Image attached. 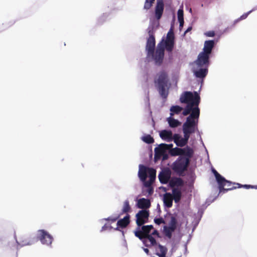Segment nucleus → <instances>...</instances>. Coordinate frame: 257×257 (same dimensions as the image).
I'll return each instance as SVG.
<instances>
[{"label": "nucleus", "mask_w": 257, "mask_h": 257, "mask_svg": "<svg viewBox=\"0 0 257 257\" xmlns=\"http://www.w3.org/2000/svg\"><path fill=\"white\" fill-rule=\"evenodd\" d=\"M205 35L208 37H213L215 35V32L213 31H210L206 32Z\"/></svg>", "instance_id": "46"}, {"label": "nucleus", "mask_w": 257, "mask_h": 257, "mask_svg": "<svg viewBox=\"0 0 257 257\" xmlns=\"http://www.w3.org/2000/svg\"><path fill=\"white\" fill-rule=\"evenodd\" d=\"M170 176L167 172H162L159 175V179L160 182L162 184H166L169 180Z\"/></svg>", "instance_id": "26"}, {"label": "nucleus", "mask_w": 257, "mask_h": 257, "mask_svg": "<svg viewBox=\"0 0 257 257\" xmlns=\"http://www.w3.org/2000/svg\"><path fill=\"white\" fill-rule=\"evenodd\" d=\"M179 23H180V28L181 29L182 27H183V24H184V20H178Z\"/></svg>", "instance_id": "50"}, {"label": "nucleus", "mask_w": 257, "mask_h": 257, "mask_svg": "<svg viewBox=\"0 0 257 257\" xmlns=\"http://www.w3.org/2000/svg\"><path fill=\"white\" fill-rule=\"evenodd\" d=\"M182 109L183 108L180 106H172L170 108V111H171V112L170 113V115L173 116L174 113L179 114Z\"/></svg>", "instance_id": "32"}, {"label": "nucleus", "mask_w": 257, "mask_h": 257, "mask_svg": "<svg viewBox=\"0 0 257 257\" xmlns=\"http://www.w3.org/2000/svg\"><path fill=\"white\" fill-rule=\"evenodd\" d=\"M160 43H162L164 45V49L166 48L168 52H171L172 51L174 46V41L167 40L164 41V40H162Z\"/></svg>", "instance_id": "27"}, {"label": "nucleus", "mask_w": 257, "mask_h": 257, "mask_svg": "<svg viewBox=\"0 0 257 257\" xmlns=\"http://www.w3.org/2000/svg\"><path fill=\"white\" fill-rule=\"evenodd\" d=\"M15 23V21H10L6 24H3V25H4L5 29L12 26Z\"/></svg>", "instance_id": "42"}, {"label": "nucleus", "mask_w": 257, "mask_h": 257, "mask_svg": "<svg viewBox=\"0 0 257 257\" xmlns=\"http://www.w3.org/2000/svg\"><path fill=\"white\" fill-rule=\"evenodd\" d=\"M142 140L145 143L151 144L154 142V138L150 135H147L142 137Z\"/></svg>", "instance_id": "34"}, {"label": "nucleus", "mask_w": 257, "mask_h": 257, "mask_svg": "<svg viewBox=\"0 0 257 257\" xmlns=\"http://www.w3.org/2000/svg\"><path fill=\"white\" fill-rule=\"evenodd\" d=\"M168 122L170 127L174 128L181 124V122L177 119H175L171 117L167 118Z\"/></svg>", "instance_id": "30"}, {"label": "nucleus", "mask_w": 257, "mask_h": 257, "mask_svg": "<svg viewBox=\"0 0 257 257\" xmlns=\"http://www.w3.org/2000/svg\"><path fill=\"white\" fill-rule=\"evenodd\" d=\"M162 160L163 161L166 160L168 158V155L167 154L166 152H164V154H163V155H162Z\"/></svg>", "instance_id": "48"}, {"label": "nucleus", "mask_w": 257, "mask_h": 257, "mask_svg": "<svg viewBox=\"0 0 257 257\" xmlns=\"http://www.w3.org/2000/svg\"><path fill=\"white\" fill-rule=\"evenodd\" d=\"M153 228L152 225H144L142 227V230H140V227H137L136 230L134 231L135 235L140 240H142L146 236L150 235L151 230Z\"/></svg>", "instance_id": "12"}, {"label": "nucleus", "mask_w": 257, "mask_h": 257, "mask_svg": "<svg viewBox=\"0 0 257 257\" xmlns=\"http://www.w3.org/2000/svg\"><path fill=\"white\" fill-rule=\"evenodd\" d=\"M17 242L22 246L30 245L37 241L34 236L28 235H22L16 238Z\"/></svg>", "instance_id": "14"}, {"label": "nucleus", "mask_w": 257, "mask_h": 257, "mask_svg": "<svg viewBox=\"0 0 257 257\" xmlns=\"http://www.w3.org/2000/svg\"><path fill=\"white\" fill-rule=\"evenodd\" d=\"M164 4L163 0H157L155 9V15L157 20H160L163 14Z\"/></svg>", "instance_id": "15"}, {"label": "nucleus", "mask_w": 257, "mask_h": 257, "mask_svg": "<svg viewBox=\"0 0 257 257\" xmlns=\"http://www.w3.org/2000/svg\"><path fill=\"white\" fill-rule=\"evenodd\" d=\"M173 197L170 193H166L164 195L163 202L164 205L168 207L171 208L173 205Z\"/></svg>", "instance_id": "20"}, {"label": "nucleus", "mask_w": 257, "mask_h": 257, "mask_svg": "<svg viewBox=\"0 0 257 257\" xmlns=\"http://www.w3.org/2000/svg\"><path fill=\"white\" fill-rule=\"evenodd\" d=\"M154 222L158 225H160L162 223H165V221L162 218H155Z\"/></svg>", "instance_id": "43"}, {"label": "nucleus", "mask_w": 257, "mask_h": 257, "mask_svg": "<svg viewBox=\"0 0 257 257\" xmlns=\"http://www.w3.org/2000/svg\"><path fill=\"white\" fill-rule=\"evenodd\" d=\"M198 97L199 103L200 101V97L198 93L196 91H194V93L190 91H185L183 93L180 98V101L182 103L190 104L193 103L196 101V97Z\"/></svg>", "instance_id": "6"}, {"label": "nucleus", "mask_w": 257, "mask_h": 257, "mask_svg": "<svg viewBox=\"0 0 257 257\" xmlns=\"http://www.w3.org/2000/svg\"><path fill=\"white\" fill-rule=\"evenodd\" d=\"M148 169L144 165H140L139 171V177L141 181H145L147 177V174H148Z\"/></svg>", "instance_id": "21"}, {"label": "nucleus", "mask_w": 257, "mask_h": 257, "mask_svg": "<svg viewBox=\"0 0 257 257\" xmlns=\"http://www.w3.org/2000/svg\"><path fill=\"white\" fill-rule=\"evenodd\" d=\"M170 153L172 156H187L192 157L193 154V151L190 148L187 147L186 148H175L171 149Z\"/></svg>", "instance_id": "9"}, {"label": "nucleus", "mask_w": 257, "mask_h": 257, "mask_svg": "<svg viewBox=\"0 0 257 257\" xmlns=\"http://www.w3.org/2000/svg\"><path fill=\"white\" fill-rule=\"evenodd\" d=\"M166 152L165 150L164 147L163 146L162 144H160L159 147H156L155 149V156H154V159L155 161L156 162L159 160L161 159L162 158V155L164 154V152Z\"/></svg>", "instance_id": "17"}, {"label": "nucleus", "mask_w": 257, "mask_h": 257, "mask_svg": "<svg viewBox=\"0 0 257 257\" xmlns=\"http://www.w3.org/2000/svg\"><path fill=\"white\" fill-rule=\"evenodd\" d=\"M195 99L196 101L193 103L187 104L182 112V114L186 116L191 113L190 115L187 117L186 120L189 119L190 121H193L194 122L198 123L200 115V109L198 107V97L197 96L196 97Z\"/></svg>", "instance_id": "2"}, {"label": "nucleus", "mask_w": 257, "mask_h": 257, "mask_svg": "<svg viewBox=\"0 0 257 257\" xmlns=\"http://www.w3.org/2000/svg\"><path fill=\"white\" fill-rule=\"evenodd\" d=\"M168 82V75L165 71H161L158 74V78L154 80L161 97L166 99L168 95V91L166 90Z\"/></svg>", "instance_id": "3"}, {"label": "nucleus", "mask_w": 257, "mask_h": 257, "mask_svg": "<svg viewBox=\"0 0 257 257\" xmlns=\"http://www.w3.org/2000/svg\"><path fill=\"white\" fill-rule=\"evenodd\" d=\"M246 17H247V15H243L240 17V19H242V20L246 18Z\"/></svg>", "instance_id": "54"}, {"label": "nucleus", "mask_w": 257, "mask_h": 257, "mask_svg": "<svg viewBox=\"0 0 257 257\" xmlns=\"http://www.w3.org/2000/svg\"><path fill=\"white\" fill-rule=\"evenodd\" d=\"M143 182L144 183L145 186L146 187H150L151 186L152 184H153V183L154 182L149 180L148 181H147L146 180L145 181H143Z\"/></svg>", "instance_id": "44"}, {"label": "nucleus", "mask_w": 257, "mask_h": 257, "mask_svg": "<svg viewBox=\"0 0 257 257\" xmlns=\"http://www.w3.org/2000/svg\"><path fill=\"white\" fill-rule=\"evenodd\" d=\"M198 123L194 122L193 121H190L189 119L183 123L182 126L183 132L184 134V138L183 139L188 143L190 135L195 132L198 129Z\"/></svg>", "instance_id": "5"}, {"label": "nucleus", "mask_w": 257, "mask_h": 257, "mask_svg": "<svg viewBox=\"0 0 257 257\" xmlns=\"http://www.w3.org/2000/svg\"><path fill=\"white\" fill-rule=\"evenodd\" d=\"M215 46L214 40L205 41L203 51L200 52L195 63L199 67H208L209 65V58Z\"/></svg>", "instance_id": "1"}, {"label": "nucleus", "mask_w": 257, "mask_h": 257, "mask_svg": "<svg viewBox=\"0 0 257 257\" xmlns=\"http://www.w3.org/2000/svg\"><path fill=\"white\" fill-rule=\"evenodd\" d=\"M163 146L164 147L165 150H166V151H167V150H171V149H173L172 147L173 146V145L171 144H162Z\"/></svg>", "instance_id": "41"}, {"label": "nucleus", "mask_w": 257, "mask_h": 257, "mask_svg": "<svg viewBox=\"0 0 257 257\" xmlns=\"http://www.w3.org/2000/svg\"><path fill=\"white\" fill-rule=\"evenodd\" d=\"M223 180H224L221 181V183H218L219 192L220 193H225L228 190L241 188V184L239 183H232V182L226 180L224 178Z\"/></svg>", "instance_id": "8"}, {"label": "nucleus", "mask_w": 257, "mask_h": 257, "mask_svg": "<svg viewBox=\"0 0 257 257\" xmlns=\"http://www.w3.org/2000/svg\"><path fill=\"white\" fill-rule=\"evenodd\" d=\"M112 227L110 225H108L106 224H104L101 228V231H105L107 229H111Z\"/></svg>", "instance_id": "45"}, {"label": "nucleus", "mask_w": 257, "mask_h": 257, "mask_svg": "<svg viewBox=\"0 0 257 257\" xmlns=\"http://www.w3.org/2000/svg\"><path fill=\"white\" fill-rule=\"evenodd\" d=\"M175 230H171L169 227L165 226L164 227V231L165 234L167 237H168L169 238H171L172 236V233L174 232Z\"/></svg>", "instance_id": "38"}, {"label": "nucleus", "mask_w": 257, "mask_h": 257, "mask_svg": "<svg viewBox=\"0 0 257 257\" xmlns=\"http://www.w3.org/2000/svg\"><path fill=\"white\" fill-rule=\"evenodd\" d=\"M178 20H184L183 19V10L182 9H179L178 11Z\"/></svg>", "instance_id": "40"}, {"label": "nucleus", "mask_w": 257, "mask_h": 257, "mask_svg": "<svg viewBox=\"0 0 257 257\" xmlns=\"http://www.w3.org/2000/svg\"><path fill=\"white\" fill-rule=\"evenodd\" d=\"M117 218H110V217H108L107 218H106L105 219L106 220H109V221H111V222H115L116 220H117Z\"/></svg>", "instance_id": "49"}, {"label": "nucleus", "mask_w": 257, "mask_h": 257, "mask_svg": "<svg viewBox=\"0 0 257 257\" xmlns=\"http://www.w3.org/2000/svg\"><path fill=\"white\" fill-rule=\"evenodd\" d=\"M142 240L145 245L147 247H150L157 245L156 240L154 237H153L152 234L146 236Z\"/></svg>", "instance_id": "16"}, {"label": "nucleus", "mask_w": 257, "mask_h": 257, "mask_svg": "<svg viewBox=\"0 0 257 257\" xmlns=\"http://www.w3.org/2000/svg\"><path fill=\"white\" fill-rule=\"evenodd\" d=\"M131 207L130 205V202L128 200H125L123 203V207L121 209L120 215L123 214H128V212L131 211Z\"/></svg>", "instance_id": "29"}, {"label": "nucleus", "mask_w": 257, "mask_h": 257, "mask_svg": "<svg viewBox=\"0 0 257 257\" xmlns=\"http://www.w3.org/2000/svg\"><path fill=\"white\" fill-rule=\"evenodd\" d=\"M155 0H146L144 8L146 10H149L153 6Z\"/></svg>", "instance_id": "36"}, {"label": "nucleus", "mask_w": 257, "mask_h": 257, "mask_svg": "<svg viewBox=\"0 0 257 257\" xmlns=\"http://www.w3.org/2000/svg\"><path fill=\"white\" fill-rule=\"evenodd\" d=\"M191 158L186 156H179L173 163L172 165V170L179 176H183L184 172L187 170Z\"/></svg>", "instance_id": "4"}, {"label": "nucleus", "mask_w": 257, "mask_h": 257, "mask_svg": "<svg viewBox=\"0 0 257 257\" xmlns=\"http://www.w3.org/2000/svg\"><path fill=\"white\" fill-rule=\"evenodd\" d=\"M173 141L177 146L180 147H183L187 144L183 138H181L180 135L177 134L173 135Z\"/></svg>", "instance_id": "24"}, {"label": "nucleus", "mask_w": 257, "mask_h": 257, "mask_svg": "<svg viewBox=\"0 0 257 257\" xmlns=\"http://www.w3.org/2000/svg\"><path fill=\"white\" fill-rule=\"evenodd\" d=\"M155 61V63L160 65L162 62L164 57V45L162 43L158 44L155 52L153 53V55H151Z\"/></svg>", "instance_id": "7"}, {"label": "nucleus", "mask_w": 257, "mask_h": 257, "mask_svg": "<svg viewBox=\"0 0 257 257\" xmlns=\"http://www.w3.org/2000/svg\"><path fill=\"white\" fill-rule=\"evenodd\" d=\"M155 234H156V235H159V233H158V231H157V230H155L153 231V232L152 233V235H155Z\"/></svg>", "instance_id": "52"}, {"label": "nucleus", "mask_w": 257, "mask_h": 257, "mask_svg": "<svg viewBox=\"0 0 257 257\" xmlns=\"http://www.w3.org/2000/svg\"><path fill=\"white\" fill-rule=\"evenodd\" d=\"M208 67H204L203 68H200L197 71L195 72V76L200 78H203L205 77L208 72Z\"/></svg>", "instance_id": "28"}, {"label": "nucleus", "mask_w": 257, "mask_h": 257, "mask_svg": "<svg viewBox=\"0 0 257 257\" xmlns=\"http://www.w3.org/2000/svg\"><path fill=\"white\" fill-rule=\"evenodd\" d=\"M144 251L147 254H149V249L147 248H144Z\"/></svg>", "instance_id": "53"}, {"label": "nucleus", "mask_w": 257, "mask_h": 257, "mask_svg": "<svg viewBox=\"0 0 257 257\" xmlns=\"http://www.w3.org/2000/svg\"><path fill=\"white\" fill-rule=\"evenodd\" d=\"M212 172L216 178V180L218 183H221V180H224V177H223L220 174H219L215 169L212 170Z\"/></svg>", "instance_id": "37"}, {"label": "nucleus", "mask_w": 257, "mask_h": 257, "mask_svg": "<svg viewBox=\"0 0 257 257\" xmlns=\"http://www.w3.org/2000/svg\"><path fill=\"white\" fill-rule=\"evenodd\" d=\"M166 40L174 41V35L172 30L168 32Z\"/></svg>", "instance_id": "39"}, {"label": "nucleus", "mask_w": 257, "mask_h": 257, "mask_svg": "<svg viewBox=\"0 0 257 257\" xmlns=\"http://www.w3.org/2000/svg\"><path fill=\"white\" fill-rule=\"evenodd\" d=\"M36 239L40 240L43 244L47 245H50L53 241L52 236L48 233L46 231L41 229L38 231L37 236Z\"/></svg>", "instance_id": "11"}, {"label": "nucleus", "mask_w": 257, "mask_h": 257, "mask_svg": "<svg viewBox=\"0 0 257 257\" xmlns=\"http://www.w3.org/2000/svg\"><path fill=\"white\" fill-rule=\"evenodd\" d=\"M160 136L162 139L166 140L167 142H171L173 140V135L171 131L163 130L160 132Z\"/></svg>", "instance_id": "18"}, {"label": "nucleus", "mask_w": 257, "mask_h": 257, "mask_svg": "<svg viewBox=\"0 0 257 257\" xmlns=\"http://www.w3.org/2000/svg\"><path fill=\"white\" fill-rule=\"evenodd\" d=\"M130 223V215L127 214L122 219L117 221V225L121 228H125Z\"/></svg>", "instance_id": "19"}, {"label": "nucleus", "mask_w": 257, "mask_h": 257, "mask_svg": "<svg viewBox=\"0 0 257 257\" xmlns=\"http://www.w3.org/2000/svg\"><path fill=\"white\" fill-rule=\"evenodd\" d=\"M149 213L146 210H140L136 215V224L138 227H141L148 222Z\"/></svg>", "instance_id": "13"}, {"label": "nucleus", "mask_w": 257, "mask_h": 257, "mask_svg": "<svg viewBox=\"0 0 257 257\" xmlns=\"http://www.w3.org/2000/svg\"><path fill=\"white\" fill-rule=\"evenodd\" d=\"M156 245L157 246L156 247V254L159 257H166L168 250L167 247L160 244H157Z\"/></svg>", "instance_id": "22"}, {"label": "nucleus", "mask_w": 257, "mask_h": 257, "mask_svg": "<svg viewBox=\"0 0 257 257\" xmlns=\"http://www.w3.org/2000/svg\"><path fill=\"white\" fill-rule=\"evenodd\" d=\"M138 207L141 209H147L151 206V202L148 199L141 198L138 201Z\"/></svg>", "instance_id": "23"}, {"label": "nucleus", "mask_w": 257, "mask_h": 257, "mask_svg": "<svg viewBox=\"0 0 257 257\" xmlns=\"http://www.w3.org/2000/svg\"><path fill=\"white\" fill-rule=\"evenodd\" d=\"M173 197L175 203H178L181 199L182 193L180 190L178 188H173L172 189V194H171Z\"/></svg>", "instance_id": "25"}, {"label": "nucleus", "mask_w": 257, "mask_h": 257, "mask_svg": "<svg viewBox=\"0 0 257 257\" xmlns=\"http://www.w3.org/2000/svg\"><path fill=\"white\" fill-rule=\"evenodd\" d=\"M177 221L175 217L172 216L168 226L171 230H175L177 228Z\"/></svg>", "instance_id": "33"}, {"label": "nucleus", "mask_w": 257, "mask_h": 257, "mask_svg": "<svg viewBox=\"0 0 257 257\" xmlns=\"http://www.w3.org/2000/svg\"><path fill=\"white\" fill-rule=\"evenodd\" d=\"M170 186L171 187H174L176 186H181L183 184V182L182 179L178 178H176L175 180H172L169 183Z\"/></svg>", "instance_id": "31"}, {"label": "nucleus", "mask_w": 257, "mask_h": 257, "mask_svg": "<svg viewBox=\"0 0 257 257\" xmlns=\"http://www.w3.org/2000/svg\"><path fill=\"white\" fill-rule=\"evenodd\" d=\"M149 37L147 39L146 50L147 52V57H150L151 55H153L155 48V38L153 34V32L150 30L148 32Z\"/></svg>", "instance_id": "10"}, {"label": "nucleus", "mask_w": 257, "mask_h": 257, "mask_svg": "<svg viewBox=\"0 0 257 257\" xmlns=\"http://www.w3.org/2000/svg\"><path fill=\"white\" fill-rule=\"evenodd\" d=\"M192 30V27H189V28H188V29L185 31V34L189 32V31H190L191 30Z\"/></svg>", "instance_id": "51"}, {"label": "nucleus", "mask_w": 257, "mask_h": 257, "mask_svg": "<svg viewBox=\"0 0 257 257\" xmlns=\"http://www.w3.org/2000/svg\"><path fill=\"white\" fill-rule=\"evenodd\" d=\"M241 187H243L245 189H248L250 188H254V187L253 186L250 185H241Z\"/></svg>", "instance_id": "47"}, {"label": "nucleus", "mask_w": 257, "mask_h": 257, "mask_svg": "<svg viewBox=\"0 0 257 257\" xmlns=\"http://www.w3.org/2000/svg\"><path fill=\"white\" fill-rule=\"evenodd\" d=\"M148 174L149 176V180L154 182L156 178V170L153 168L148 169Z\"/></svg>", "instance_id": "35"}]
</instances>
